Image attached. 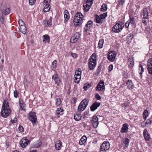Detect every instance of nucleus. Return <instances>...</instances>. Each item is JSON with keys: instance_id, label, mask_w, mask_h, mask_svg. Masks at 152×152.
Segmentation results:
<instances>
[{"instance_id": "nucleus-53", "label": "nucleus", "mask_w": 152, "mask_h": 152, "mask_svg": "<svg viewBox=\"0 0 152 152\" xmlns=\"http://www.w3.org/2000/svg\"><path fill=\"white\" fill-rule=\"evenodd\" d=\"M152 121L150 119H147L145 123V126L147 125H150L152 124Z\"/></svg>"}, {"instance_id": "nucleus-51", "label": "nucleus", "mask_w": 152, "mask_h": 152, "mask_svg": "<svg viewBox=\"0 0 152 152\" xmlns=\"http://www.w3.org/2000/svg\"><path fill=\"white\" fill-rule=\"evenodd\" d=\"M54 81H55V84H56L58 86L60 85V83L61 82V80L59 77Z\"/></svg>"}, {"instance_id": "nucleus-17", "label": "nucleus", "mask_w": 152, "mask_h": 152, "mask_svg": "<svg viewBox=\"0 0 152 152\" xmlns=\"http://www.w3.org/2000/svg\"><path fill=\"white\" fill-rule=\"evenodd\" d=\"M128 125L127 124L125 123L123 125L122 127L121 128V133L126 132L128 129Z\"/></svg>"}, {"instance_id": "nucleus-7", "label": "nucleus", "mask_w": 152, "mask_h": 152, "mask_svg": "<svg viewBox=\"0 0 152 152\" xmlns=\"http://www.w3.org/2000/svg\"><path fill=\"white\" fill-rule=\"evenodd\" d=\"M110 148V144L107 141H104L101 145L100 150L101 151H104L108 150Z\"/></svg>"}, {"instance_id": "nucleus-16", "label": "nucleus", "mask_w": 152, "mask_h": 152, "mask_svg": "<svg viewBox=\"0 0 152 152\" xmlns=\"http://www.w3.org/2000/svg\"><path fill=\"white\" fill-rule=\"evenodd\" d=\"M143 135L146 140L149 141L150 140V135L148 134L147 130L144 129L143 131Z\"/></svg>"}, {"instance_id": "nucleus-21", "label": "nucleus", "mask_w": 152, "mask_h": 152, "mask_svg": "<svg viewBox=\"0 0 152 152\" xmlns=\"http://www.w3.org/2000/svg\"><path fill=\"white\" fill-rule=\"evenodd\" d=\"M1 11L3 14L5 15H7L10 12V10L8 8L5 7L4 8L1 9Z\"/></svg>"}, {"instance_id": "nucleus-23", "label": "nucleus", "mask_w": 152, "mask_h": 152, "mask_svg": "<svg viewBox=\"0 0 152 152\" xmlns=\"http://www.w3.org/2000/svg\"><path fill=\"white\" fill-rule=\"evenodd\" d=\"M61 142L60 140H59L57 141L55 145V147L56 149L58 150L61 149Z\"/></svg>"}, {"instance_id": "nucleus-60", "label": "nucleus", "mask_w": 152, "mask_h": 152, "mask_svg": "<svg viewBox=\"0 0 152 152\" xmlns=\"http://www.w3.org/2000/svg\"><path fill=\"white\" fill-rule=\"evenodd\" d=\"M95 96L96 99L97 100H100L101 99V96L98 93H96L95 94Z\"/></svg>"}, {"instance_id": "nucleus-48", "label": "nucleus", "mask_w": 152, "mask_h": 152, "mask_svg": "<svg viewBox=\"0 0 152 152\" xmlns=\"http://www.w3.org/2000/svg\"><path fill=\"white\" fill-rule=\"evenodd\" d=\"M129 140L127 138H125V141L124 143L125 144V146L126 147H128V145L129 144Z\"/></svg>"}, {"instance_id": "nucleus-8", "label": "nucleus", "mask_w": 152, "mask_h": 152, "mask_svg": "<svg viewBox=\"0 0 152 152\" xmlns=\"http://www.w3.org/2000/svg\"><path fill=\"white\" fill-rule=\"evenodd\" d=\"M121 24L119 23H116L113 26L112 28V30L113 32L115 33H118L120 32L123 29V26L122 25L123 23H121Z\"/></svg>"}, {"instance_id": "nucleus-55", "label": "nucleus", "mask_w": 152, "mask_h": 152, "mask_svg": "<svg viewBox=\"0 0 152 152\" xmlns=\"http://www.w3.org/2000/svg\"><path fill=\"white\" fill-rule=\"evenodd\" d=\"M58 78V75L56 74H54L52 76V78L53 80H56Z\"/></svg>"}, {"instance_id": "nucleus-36", "label": "nucleus", "mask_w": 152, "mask_h": 152, "mask_svg": "<svg viewBox=\"0 0 152 152\" xmlns=\"http://www.w3.org/2000/svg\"><path fill=\"white\" fill-rule=\"evenodd\" d=\"M81 77H79L74 76V82L77 83H79L80 81Z\"/></svg>"}, {"instance_id": "nucleus-64", "label": "nucleus", "mask_w": 152, "mask_h": 152, "mask_svg": "<svg viewBox=\"0 0 152 152\" xmlns=\"http://www.w3.org/2000/svg\"><path fill=\"white\" fill-rule=\"evenodd\" d=\"M130 25V23H129V21H128V20L125 23V27L126 28H128L129 25Z\"/></svg>"}, {"instance_id": "nucleus-56", "label": "nucleus", "mask_w": 152, "mask_h": 152, "mask_svg": "<svg viewBox=\"0 0 152 152\" xmlns=\"http://www.w3.org/2000/svg\"><path fill=\"white\" fill-rule=\"evenodd\" d=\"M42 145V143L41 142H40L37 143L34 146V147L35 148H38L41 146Z\"/></svg>"}, {"instance_id": "nucleus-4", "label": "nucleus", "mask_w": 152, "mask_h": 152, "mask_svg": "<svg viewBox=\"0 0 152 152\" xmlns=\"http://www.w3.org/2000/svg\"><path fill=\"white\" fill-rule=\"evenodd\" d=\"M89 102L88 99H84L81 102L77 107L78 112H80L83 111L87 107Z\"/></svg>"}, {"instance_id": "nucleus-61", "label": "nucleus", "mask_w": 152, "mask_h": 152, "mask_svg": "<svg viewBox=\"0 0 152 152\" xmlns=\"http://www.w3.org/2000/svg\"><path fill=\"white\" fill-rule=\"evenodd\" d=\"M146 19H147L146 18H143L142 19V22L145 24V25L147 24V21L146 20Z\"/></svg>"}, {"instance_id": "nucleus-1", "label": "nucleus", "mask_w": 152, "mask_h": 152, "mask_svg": "<svg viewBox=\"0 0 152 152\" xmlns=\"http://www.w3.org/2000/svg\"><path fill=\"white\" fill-rule=\"evenodd\" d=\"M11 113V110L9 107L8 103L4 101L1 108V115L4 118L7 117Z\"/></svg>"}, {"instance_id": "nucleus-50", "label": "nucleus", "mask_w": 152, "mask_h": 152, "mask_svg": "<svg viewBox=\"0 0 152 152\" xmlns=\"http://www.w3.org/2000/svg\"><path fill=\"white\" fill-rule=\"evenodd\" d=\"M14 97L15 98L18 97L19 94V92L17 90H15L14 91Z\"/></svg>"}, {"instance_id": "nucleus-34", "label": "nucleus", "mask_w": 152, "mask_h": 152, "mask_svg": "<svg viewBox=\"0 0 152 152\" xmlns=\"http://www.w3.org/2000/svg\"><path fill=\"white\" fill-rule=\"evenodd\" d=\"M57 61L56 60H54L52 63L51 66V69L52 70H53V69L56 68L57 66Z\"/></svg>"}, {"instance_id": "nucleus-52", "label": "nucleus", "mask_w": 152, "mask_h": 152, "mask_svg": "<svg viewBox=\"0 0 152 152\" xmlns=\"http://www.w3.org/2000/svg\"><path fill=\"white\" fill-rule=\"evenodd\" d=\"M107 16V12L104 13L102 14H101L100 16H101L103 19H104Z\"/></svg>"}, {"instance_id": "nucleus-39", "label": "nucleus", "mask_w": 152, "mask_h": 152, "mask_svg": "<svg viewBox=\"0 0 152 152\" xmlns=\"http://www.w3.org/2000/svg\"><path fill=\"white\" fill-rule=\"evenodd\" d=\"M91 86V84L89 83H87L85 84L84 85L83 88L86 91Z\"/></svg>"}, {"instance_id": "nucleus-59", "label": "nucleus", "mask_w": 152, "mask_h": 152, "mask_svg": "<svg viewBox=\"0 0 152 152\" xmlns=\"http://www.w3.org/2000/svg\"><path fill=\"white\" fill-rule=\"evenodd\" d=\"M51 0H44V2L45 3V5H50Z\"/></svg>"}, {"instance_id": "nucleus-32", "label": "nucleus", "mask_w": 152, "mask_h": 152, "mask_svg": "<svg viewBox=\"0 0 152 152\" xmlns=\"http://www.w3.org/2000/svg\"><path fill=\"white\" fill-rule=\"evenodd\" d=\"M104 42V40L103 39H100L99 41L98 47L99 48H102Z\"/></svg>"}, {"instance_id": "nucleus-46", "label": "nucleus", "mask_w": 152, "mask_h": 152, "mask_svg": "<svg viewBox=\"0 0 152 152\" xmlns=\"http://www.w3.org/2000/svg\"><path fill=\"white\" fill-rule=\"evenodd\" d=\"M139 70H140L141 72L140 73V75H142L143 72H144V68L142 67V66L141 64L139 65Z\"/></svg>"}, {"instance_id": "nucleus-57", "label": "nucleus", "mask_w": 152, "mask_h": 152, "mask_svg": "<svg viewBox=\"0 0 152 152\" xmlns=\"http://www.w3.org/2000/svg\"><path fill=\"white\" fill-rule=\"evenodd\" d=\"M29 4L30 5H32L34 4L36 2V0L34 1V0H28Z\"/></svg>"}, {"instance_id": "nucleus-14", "label": "nucleus", "mask_w": 152, "mask_h": 152, "mask_svg": "<svg viewBox=\"0 0 152 152\" xmlns=\"http://www.w3.org/2000/svg\"><path fill=\"white\" fill-rule=\"evenodd\" d=\"M147 66L149 73L152 74V58H149L148 61Z\"/></svg>"}, {"instance_id": "nucleus-20", "label": "nucleus", "mask_w": 152, "mask_h": 152, "mask_svg": "<svg viewBox=\"0 0 152 152\" xmlns=\"http://www.w3.org/2000/svg\"><path fill=\"white\" fill-rule=\"evenodd\" d=\"M43 41L45 43H49L50 41V37L48 35H45L42 36Z\"/></svg>"}, {"instance_id": "nucleus-29", "label": "nucleus", "mask_w": 152, "mask_h": 152, "mask_svg": "<svg viewBox=\"0 0 152 152\" xmlns=\"http://www.w3.org/2000/svg\"><path fill=\"white\" fill-rule=\"evenodd\" d=\"M126 85L129 88H132L133 83L131 80H129L127 81Z\"/></svg>"}, {"instance_id": "nucleus-41", "label": "nucleus", "mask_w": 152, "mask_h": 152, "mask_svg": "<svg viewBox=\"0 0 152 152\" xmlns=\"http://www.w3.org/2000/svg\"><path fill=\"white\" fill-rule=\"evenodd\" d=\"M143 115H144V119L145 120L146 119L148 115V112L147 110H144L143 113Z\"/></svg>"}, {"instance_id": "nucleus-35", "label": "nucleus", "mask_w": 152, "mask_h": 152, "mask_svg": "<svg viewBox=\"0 0 152 152\" xmlns=\"http://www.w3.org/2000/svg\"><path fill=\"white\" fill-rule=\"evenodd\" d=\"M134 17L133 16H130L129 19L128 20L129 23L131 25H133L135 23L134 20Z\"/></svg>"}, {"instance_id": "nucleus-31", "label": "nucleus", "mask_w": 152, "mask_h": 152, "mask_svg": "<svg viewBox=\"0 0 152 152\" xmlns=\"http://www.w3.org/2000/svg\"><path fill=\"white\" fill-rule=\"evenodd\" d=\"M132 58H129L128 60V64L129 67H133L134 66V62Z\"/></svg>"}, {"instance_id": "nucleus-9", "label": "nucleus", "mask_w": 152, "mask_h": 152, "mask_svg": "<svg viewBox=\"0 0 152 152\" xmlns=\"http://www.w3.org/2000/svg\"><path fill=\"white\" fill-rule=\"evenodd\" d=\"M116 55V53L113 51H112L108 52L107 58L109 61L111 62H113L115 58Z\"/></svg>"}, {"instance_id": "nucleus-63", "label": "nucleus", "mask_w": 152, "mask_h": 152, "mask_svg": "<svg viewBox=\"0 0 152 152\" xmlns=\"http://www.w3.org/2000/svg\"><path fill=\"white\" fill-rule=\"evenodd\" d=\"M24 81L25 82V84L26 85H28L29 83V82H28L26 78V77H24Z\"/></svg>"}, {"instance_id": "nucleus-26", "label": "nucleus", "mask_w": 152, "mask_h": 152, "mask_svg": "<svg viewBox=\"0 0 152 152\" xmlns=\"http://www.w3.org/2000/svg\"><path fill=\"white\" fill-rule=\"evenodd\" d=\"M86 4L85 5H83V10L84 12H86L89 10L92 5L88 4Z\"/></svg>"}, {"instance_id": "nucleus-40", "label": "nucleus", "mask_w": 152, "mask_h": 152, "mask_svg": "<svg viewBox=\"0 0 152 152\" xmlns=\"http://www.w3.org/2000/svg\"><path fill=\"white\" fill-rule=\"evenodd\" d=\"M50 5H45L44 7V12H46L49 11L50 10V8L49 7Z\"/></svg>"}, {"instance_id": "nucleus-10", "label": "nucleus", "mask_w": 152, "mask_h": 152, "mask_svg": "<svg viewBox=\"0 0 152 152\" xmlns=\"http://www.w3.org/2000/svg\"><path fill=\"white\" fill-rule=\"evenodd\" d=\"M80 34L79 32L75 33L74 36L71 38L70 41L72 43H74L77 41L80 37Z\"/></svg>"}, {"instance_id": "nucleus-11", "label": "nucleus", "mask_w": 152, "mask_h": 152, "mask_svg": "<svg viewBox=\"0 0 152 152\" xmlns=\"http://www.w3.org/2000/svg\"><path fill=\"white\" fill-rule=\"evenodd\" d=\"M30 142V141L28 140L26 137H23L20 141V144L21 147L24 148L29 144Z\"/></svg>"}, {"instance_id": "nucleus-28", "label": "nucleus", "mask_w": 152, "mask_h": 152, "mask_svg": "<svg viewBox=\"0 0 152 152\" xmlns=\"http://www.w3.org/2000/svg\"><path fill=\"white\" fill-rule=\"evenodd\" d=\"M86 137L85 136H83L80 140L79 143L81 145H83L86 142Z\"/></svg>"}, {"instance_id": "nucleus-6", "label": "nucleus", "mask_w": 152, "mask_h": 152, "mask_svg": "<svg viewBox=\"0 0 152 152\" xmlns=\"http://www.w3.org/2000/svg\"><path fill=\"white\" fill-rule=\"evenodd\" d=\"M102 117L103 119L102 116H99V117H98L96 116H94L91 119V122L92 124L93 125V126L95 128H96L97 127L98 124V121L99 119V118Z\"/></svg>"}, {"instance_id": "nucleus-22", "label": "nucleus", "mask_w": 152, "mask_h": 152, "mask_svg": "<svg viewBox=\"0 0 152 152\" xmlns=\"http://www.w3.org/2000/svg\"><path fill=\"white\" fill-rule=\"evenodd\" d=\"M64 21H67L70 18L69 13L67 10H65L64 11Z\"/></svg>"}, {"instance_id": "nucleus-18", "label": "nucleus", "mask_w": 152, "mask_h": 152, "mask_svg": "<svg viewBox=\"0 0 152 152\" xmlns=\"http://www.w3.org/2000/svg\"><path fill=\"white\" fill-rule=\"evenodd\" d=\"M93 25V22L90 20L88 21L87 23L86 24L85 28V31L86 32L87 31V30L89 29Z\"/></svg>"}, {"instance_id": "nucleus-19", "label": "nucleus", "mask_w": 152, "mask_h": 152, "mask_svg": "<svg viewBox=\"0 0 152 152\" xmlns=\"http://www.w3.org/2000/svg\"><path fill=\"white\" fill-rule=\"evenodd\" d=\"M82 116L79 112H77L75 113L74 115V118L76 121H79L81 119Z\"/></svg>"}, {"instance_id": "nucleus-49", "label": "nucleus", "mask_w": 152, "mask_h": 152, "mask_svg": "<svg viewBox=\"0 0 152 152\" xmlns=\"http://www.w3.org/2000/svg\"><path fill=\"white\" fill-rule=\"evenodd\" d=\"M18 131L19 133H21L24 132V129L21 125H20L18 128Z\"/></svg>"}, {"instance_id": "nucleus-15", "label": "nucleus", "mask_w": 152, "mask_h": 152, "mask_svg": "<svg viewBox=\"0 0 152 152\" xmlns=\"http://www.w3.org/2000/svg\"><path fill=\"white\" fill-rule=\"evenodd\" d=\"M95 17V18L94 19V20L96 23L99 24H101L103 23V19L101 16L98 15H96Z\"/></svg>"}, {"instance_id": "nucleus-27", "label": "nucleus", "mask_w": 152, "mask_h": 152, "mask_svg": "<svg viewBox=\"0 0 152 152\" xmlns=\"http://www.w3.org/2000/svg\"><path fill=\"white\" fill-rule=\"evenodd\" d=\"M133 38V35L131 33L129 34L126 38V40L127 42H130Z\"/></svg>"}, {"instance_id": "nucleus-5", "label": "nucleus", "mask_w": 152, "mask_h": 152, "mask_svg": "<svg viewBox=\"0 0 152 152\" xmlns=\"http://www.w3.org/2000/svg\"><path fill=\"white\" fill-rule=\"evenodd\" d=\"M28 118L29 120L32 122L34 126L37 122L36 114L34 112H31L29 113Z\"/></svg>"}, {"instance_id": "nucleus-25", "label": "nucleus", "mask_w": 152, "mask_h": 152, "mask_svg": "<svg viewBox=\"0 0 152 152\" xmlns=\"http://www.w3.org/2000/svg\"><path fill=\"white\" fill-rule=\"evenodd\" d=\"M20 31L23 34H25L26 32V28L25 25H22L19 28Z\"/></svg>"}, {"instance_id": "nucleus-47", "label": "nucleus", "mask_w": 152, "mask_h": 152, "mask_svg": "<svg viewBox=\"0 0 152 152\" xmlns=\"http://www.w3.org/2000/svg\"><path fill=\"white\" fill-rule=\"evenodd\" d=\"M52 18L50 17L49 19L47 21V24L48 26H50L52 25Z\"/></svg>"}, {"instance_id": "nucleus-58", "label": "nucleus", "mask_w": 152, "mask_h": 152, "mask_svg": "<svg viewBox=\"0 0 152 152\" xmlns=\"http://www.w3.org/2000/svg\"><path fill=\"white\" fill-rule=\"evenodd\" d=\"M128 105V104L124 103L121 104V107H124L125 109H126L127 108Z\"/></svg>"}, {"instance_id": "nucleus-37", "label": "nucleus", "mask_w": 152, "mask_h": 152, "mask_svg": "<svg viewBox=\"0 0 152 152\" xmlns=\"http://www.w3.org/2000/svg\"><path fill=\"white\" fill-rule=\"evenodd\" d=\"M107 9V5L106 4H103L101 7V11L104 12Z\"/></svg>"}, {"instance_id": "nucleus-54", "label": "nucleus", "mask_w": 152, "mask_h": 152, "mask_svg": "<svg viewBox=\"0 0 152 152\" xmlns=\"http://www.w3.org/2000/svg\"><path fill=\"white\" fill-rule=\"evenodd\" d=\"M18 22L20 27L22 26V25H25V23L22 20H19Z\"/></svg>"}, {"instance_id": "nucleus-62", "label": "nucleus", "mask_w": 152, "mask_h": 152, "mask_svg": "<svg viewBox=\"0 0 152 152\" xmlns=\"http://www.w3.org/2000/svg\"><path fill=\"white\" fill-rule=\"evenodd\" d=\"M113 68V66L112 64H110L109 65V71H111L112 70Z\"/></svg>"}, {"instance_id": "nucleus-3", "label": "nucleus", "mask_w": 152, "mask_h": 152, "mask_svg": "<svg viewBox=\"0 0 152 152\" xmlns=\"http://www.w3.org/2000/svg\"><path fill=\"white\" fill-rule=\"evenodd\" d=\"M88 61V65L89 69L90 70L94 69L96 64V56L95 53L92 54Z\"/></svg>"}, {"instance_id": "nucleus-44", "label": "nucleus", "mask_w": 152, "mask_h": 152, "mask_svg": "<svg viewBox=\"0 0 152 152\" xmlns=\"http://www.w3.org/2000/svg\"><path fill=\"white\" fill-rule=\"evenodd\" d=\"M118 6L119 5H123L124 4L125 0H118Z\"/></svg>"}, {"instance_id": "nucleus-38", "label": "nucleus", "mask_w": 152, "mask_h": 152, "mask_svg": "<svg viewBox=\"0 0 152 152\" xmlns=\"http://www.w3.org/2000/svg\"><path fill=\"white\" fill-rule=\"evenodd\" d=\"M64 110L61 108H58L56 110L57 113L60 115H62L63 114Z\"/></svg>"}, {"instance_id": "nucleus-45", "label": "nucleus", "mask_w": 152, "mask_h": 152, "mask_svg": "<svg viewBox=\"0 0 152 152\" xmlns=\"http://www.w3.org/2000/svg\"><path fill=\"white\" fill-rule=\"evenodd\" d=\"M102 69V66L101 64H99L98 66L97 69L96 71V73H97L96 75H97L98 74L100 73V71Z\"/></svg>"}, {"instance_id": "nucleus-2", "label": "nucleus", "mask_w": 152, "mask_h": 152, "mask_svg": "<svg viewBox=\"0 0 152 152\" xmlns=\"http://www.w3.org/2000/svg\"><path fill=\"white\" fill-rule=\"evenodd\" d=\"M83 15L80 12H77L75 15L74 20V23L76 27L80 26L83 22Z\"/></svg>"}, {"instance_id": "nucleus-13", "label": "nucleus", "mask_w": 152, "mask_h": 152, "mask_svg": "<svg viewBox=\"0 0 152 152\" xmlns=\"http://www.w3.org/2000/svg\"><path fill=\"white\" fill-rule=\"evenodd\" d=\"M100 102H95L91 106V111H94L100 106Z\"/></svg>"}, {"instance_id": "nucleus-33", "label": "nucleus", "mask_w": 152, "mask_h": 152, "mask_svg": "<svg viewBox=\"0 0 152 152\" xmlns=\"http://www.w3.org/2000/svg\"><path fill=\"white\" fill-rule=\"evenodd\" d=\"M81 70L80 69H78L76 70L75 72V74L74 76H76L78 77H81Z\"/></svg>"}, {"instance_id": "nucleus-24", "label": "nucleus", "mask_w": 152, "mask_h": 152, "mask_svg": "<svg viewBox=\"0 0 152 152\" xmlns=\"http://www.w3.org/2000/svg\"><path fill=\"white\" fill-rule=\"evenodd\" d=\"M143 18H145L146 19H148V13L147 8H145L143 10Z\"/></svg>"}, {"instance_id": "nucleus-42", "label": "nucleus", "mask_w": 152, "mask_h": 152, "mask_svg": "<svg viewBox=\"0 0 152 152\" xmlns=\"http://www.w3.org/2000/svg\"><path fill=\"white\" fill-rule=\"evenodd\" d=\"M61 102L60 99L59 98L56 99V103L57 106H61Z\"/></svg>"}, {"instance_id": "nucleus-43", "label": "nucleus", "mask_w": 152, "mask_h": 152, "mask_svg": "<svg viewBox=\"0 0 152 152\" xmlns=\"http://www.w3.org/2000/svg\"><path fill=\"white\" fill-rule=\"evenodd\" d=\"M0 20L2 24H4L5 23L4 16L2 14H1L0 15Z\"/></svg>"}, {"instance_id": "nucleus-12", "label": "nucleus", "mask_w": 152, "mask_h": 152, "mask_svg": "<svg viewBox=\"0 0 152 152\" xmlns=\"http://www.w3.org/2000/svg\"><path fill=\"white\" fill-rule=\"evenodd\" d=\"M105 88L104 82L102 80L97 85L96 88V90L97 91H99L104 89Z\"/></svg>"}, {"instance_id": "nucleus-30", "label": "nucleus", "mask_w": 152, "mask_h": 152, "mask_svg": "<svg viewBox=\"0 0 152 152\" xmlns=\"http://www.w3.org/2000/svg\"><path fill=\"white\" fill-rule=\"evenodd\" d=\"M19 105L20 107L21 110H23V108L25 107L26 105L24 103L22 100H19Z\"/></svg>"}]
</instances>
